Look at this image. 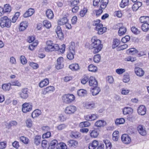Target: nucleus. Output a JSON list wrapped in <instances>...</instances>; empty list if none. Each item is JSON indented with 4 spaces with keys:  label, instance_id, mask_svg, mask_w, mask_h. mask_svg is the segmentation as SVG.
Wrapping results in <instances>:
<instances>
[{
    "label": "nucleus",
    "instance_id": "f257e3e1",
    "mask_svg": "<svg viewBox=\"0 0 149 149\" xmlns=\"http://www.w3.org/2000/svg\"><path fill=\"white\" fill-rule=\"evenodd\" d=\"M59 49V45L58 44H54L51 40H48L46 42V46L45 50L46 52L56 51Z\"/></svg>",
    "mask_w": 149,
    "mask_h": 149
},
{
    "label": "nucleus",
    "instance_id": "f03ea898",
    "mask_svg": "<svg viewBox=\"0 0 149 149\" xmlns=\"http://www.w3.org/2000/svg\"><path fill=\"white\" fill-rule=\"evenodd\" d=\"M0 25L2 28H10L11 26V20L7 16H5L0 19Z\"/></svg>",
    "mask_w": 149,
    "mask_h": 149
},
{
    "label": "nucleus",
    "instance_id": "7ed1b4c3",
    "mask_svg": "<svg viewBox=\"0 0 149 149\" xmlns=\"http://www.w3.org/2000/svg\"><path fill=\"white\" fill-rule=\"evenodd\" d=\"M94 54L98 53L103 47L101 41L99 39H94Z\"/></svg>",
    "mask_w": 149,
    "mask_h": 149
},
{
    "label": "nucleus",
    "instance_id": "20e7f679",
    "mask_svg": "<svg viewBox=\"0 0 149 149\" xmlns=\"http://www.w3.org/2000/svg\"><path fill=\"white\" fill-rule=\"evenodd\" d=\"M74 99L75 97L72 94L65 95L63 97V102L67 104L71 103Z\"/></svg>",
    "mask_w": 149,
    "mask_h": 149
},
{
    "label": "nucleus",
    "instance_id": "39448f33",
    "mask_svg": "<svg viewBox=\"0 0 149 149\" xmlns=\"http://www.w3.org/2000/svg\"><path fill=\"white\" fill-rule=\"evenodd\" d=\"M77 110V108L76 106L73 105H70L66 107L64 112L66 114L71 115L74 113Z\"/></svg>",
    "mask_w": 149,
    "mask_h": 149
},
{
    "label": "nucleus",
    "instance_id": "423d86ee",
    "mask_svg": "<svg viewBox=\"0 0 149 149\" xmlns=\"http://www.w3.org/2000/svg\"><path fill=\"white\" fill-rule=\"evenodd\" d=\"M29 93L28 88H25L22 89L19 93L20 97L22 99H26L29 96Z\"/></svg>",
    "mask_w": 149,
    "mask_h": 149
},
{
    "label": "nucleus",
    "instance_id": "0eeeda50",
    "mask_svg": "<svg viewBox=\"0 0 149 149\" xmlns=\"http://www.w3.org/2000/svg\"><path fill=\"white\" fill-rule=\"evenodd\" d=\"M32 108V106L30 104L25 103L22 105V111L24 113L31 111Z\"/></svg>",
    "mask_w": 149,
    "mask_h": 149
},
{
    "label": "nucleus",
    "instance_id": "6e6552de",
    "mask_svg": "<svg viewBox=\"0 0 149 149\" xmlns=\"http://www.w3.org/2000/svg\"><path fill=\"white\" fill-rule=\"evenodd\" d=\"M97 85V81L94 78V96L97 95L101 91L100 88Z\"/></svg>",
    "mask_w": 149,
    "mask_h": 149
},
{
    "label": "nucleus",
    "instance_id": "1a4fd4ad",
    "mask_svg": "<svg viewBox=\"0 0 149 149\" xmlns=\"http://www.w3.org/2000/svg\"><path fill=\"white\" fill-rule=\"evenodd\" d=\"M63 58L60 57H59L57 60V64L56 65V67L58 70L62 69L63 66Z\"/></svg>",
    "mask_w": 149,
    "mask_h": 149
},
{
    "label": "nucleus",
    "instance_id": "9d476101",
    "mask_svg": "<svg viewBox=\"0 0 149 149\" xmlns=\"http://www.w3.org/2000/svg\"><path fill=\"white\" fill-rule=\"evenodd\" d=\"M121 140L124 143L128 144L131 141V139L130 137L127 134H123L121 136Z\"/></svg>",
    "mask_w": 149,
    "mask_h": 149
},
{
    "label": "nucleus",
    "instance_id": "9b49d317",
    "mask_svg": "<svg viewBox=\"0 0 149 149\" xmlns=\"http://www.w3.org/2000/svg\"><path fill=\"white\" fill-rule=\"evenodd\" d=\"M146 107L143 105L139 106L137 109V112L138 114L142 116L146 114Z\"/></svg>",
    "mask_w": 149,
    "mask_h": 149
},
{
    "label": "nucleus",
    "instance_id": "f8f14e48",
    "mask_svg": "<svg viewBox=\"0 0 149 149\" xmlns=\"http://www.w3.org/2000/svg\"><path fill=\"white\" fill-rule=\"evenodd\" d=\"M134 71L136 75L139 77L142 76L144 74V72L142 68L138 67L135 68Z\"/></svg>",
    "mask_w": 149,
    "mask_h": 149
},
{
    "label": "nucleus",
    "instance_id": "ddd939ff",
    "mask_svg": "<svg viewBox=\"0 0 149 149\" xmlns=\"http://www.w3.org/2000/svg\"><path fill=\"white\" fill-rule=\"evenodd\" d=\"M137 130L139 133L141 135L144 136L146 134L145 128L142 125H139L137 127Z\"/></svg>",
    "mask_w": 149,
    "mask_h": 149
},
{
    "label": "nucleus",
    "instance_id": "4468645a",
    "mask_svg": "<svg viewBox=\"0 0 149 149\" xmlns=\"http://www.w3.org/2000/svg\"><path fill=\"white\" fill-rule=\"evenodd\" d=\"M28 23L26 21L20 23L19 28L20 31H24L27 27Z\"/></svg>",
    "mask_w": 149,
    "mask_h": 149
},
{
    "label": "nucleus",
    "instance_id": "2eb2a0df",
    "mask_svg": "<svg viewBox=\"0 0 149 149\" xmlns=\"http://www.w3.org/2000/svg\"><path fill=\"white\" fill-rule=\"evenodd\" d=\"M58 144L57 140L54 139L51 141L49 143V146L48 149H54L55 146Z\"/></svg>",
    "mask_w": 149,
    "mask_h": 149
},
{
    "label": "nucleus",
    "instance_id": "dca6fc26",
    "mask_svg": "<svg viewBox=\"0 0 149 149\" xmlns=\"http://www.w3.org/2000/svg\"><path fill=\"white\" fill-rule=\"evenodd\" d=\"M11 86L10 83L3 84L2 85V88L5 91H8L11 89Z\"/></svg>",
    "mask_w": 149,
    "mask_h": 149
},
{
    "label": "nucleus",
    "instance_id": "f3484780",
    "mask_svg": "<svg viewBox=\"0 0 149 149\" xmlns=\"http://www.w3.org/2000/svg\"><path fill=\"white\" fill-rule=\"evenodd\" d=\"M133 111V109L131 107H125L123 109V113L124 115H126L132 113Z\"/></svg>",
    "mask_w": 149,
    "mask_h": 149
},
{
    "label": "nucleus",
    "instance_id": "a211bd4d",
    "mask_svg": "<svg viewBox=\"0 0 149 149\" xmlns=\"http://www.w3.org/2000/svg\"><path fill=\"white\" fill-rule=\"evenodd\" d=\"M34 13V10L32 8H30L24 14V17L26 18L31 16Z\"/></svg>",
    "mask_w": 149,
    "mask_h": 149
},
{
    "label": "nucleus",
    "instance_id": "6ab92c4d",
    "mask_svg": "<svg viewBox=\"0 0 149 149\" xmlns=\"http://www.w3.org/2000/svg\"><path fill=\"white\" fill-rule=\"evenodd\" d=\"M41 113V112L40 110L38 109H37L34 110L32 113L31 116L33 118L38 117Z\"/></svg>",
    "mask_w": 149,
    "mask_h": 149
},
{
    "label": "nucleus",
    "instance_id": "aec40b11",
    "mask_svg": "<svg viewBox=\"0 0 149 149\" xmlns=\"http://www.w3.org/2000/svg\"><path fill=\"white\" fill-rule=\"evenodd\" d=\"M68 19L67 17H64L59 19L58 21V23L59 25H65L67 22H68Z\"/></svg>",
    "mask_w": 149,
    "mask_h": 149
},
{
    "label": "nucleus",
    "instance_id": "412c9836",
    "mask_svg": "<svg viewBox=\"0 0 149 149\" xmlns=\"http://www.w3.org/2000/svg\"><path fill=\"white\" fill-rule=\"evenodd\" d=\"M49 83V80L48 79H45L41 81L39 84V86L41 88H42L47 85Z\"/></svg>",
    "mask_w": 149,
    "mask_h": 149
},
{
    "label": "nucleus",
    "instance_id": "4be33fe9",
    "mask_svg": "<svg viewBox=\"0 0 149 149\" xmlns=\"http://www.w3.org/2000/svg\"><path fill=\"white\" fill-rule=\"evenodd\" d=\"M69 68L72 71H77L79 69V65L77 63H73L70 65Z\"/></svg>",
    "mask_w": 149,
    "mask_h": 149
},
{
    "label": "nucleus",
    "instance_id": "5701e85b",
    "mask_svg": "<svg viewBox=\"0 0 149 149\" xmlns=\"http://www.w3.org/2000/svg\"><path fill=\"white\" fill-rule=\"evenodd\" d=\"M106 124V123L104 120H99L95 123V125L96 126L101 127L105 126Z\"/></svg>",
    "mask_w": 149,
    "mask_h": 149
},
{
    "label": "nucleus",
    "instance_id": "b1692460",
    "mask_svg": "<svg viewBox=\"0 0 149 149\" xmlns=\"http://www.w3.org/2000/svg\"><path fill=\"white\" fill-rule=\"evenodd\" d=\"M46 14L47 17L49 19H51L54 17V15L53 12L50 9L47 10Z\"/></svg>",
    "mask_w": 149,
    "mask_h": 149
},
{
    "label": "nucleus",
    "instance_id": "393cba45",
    "mask_svg": "<svg viewBox=\"0 0 149 149\" xmlns=\"http://www.w3.org/2000/svg\"><path fill=\"white\" fill-rule=\"evenodd\" d=\"M127 29L124 26L120 27L118 31V35L120 36H121L124 35L126 32Z\"/></svg>",
    "mask_w": 149,
    "mask_h": 149
},
{
    "label": "nucleus",
    "instance_id": "a878e982",
    "mask_svg": "<svg viewBox=\"0 0 149 149\" xmlns=\"http://www.w3.org/2000/svg\"><path fill=\"white\" fill-rule=\"evenodd\" d=\"M87 93V91L84 89H80L77 91V94L79 96H84L86 95Z\"/></svg>",
    "mask_w": 149,
    "mask_h": 149
},
{
    "label": "nucleus",
    "instance_id": "bb28decb",
    "mask_svg": "<svg viewBox=\"0 0 149 149\" xmlns=\"http://www.w3.org/2000/svg\"><path fill=\"white\" fill-rule=\"evenodd\" d=\"M141 29L144 32H147L149 30V24L147 23L143 24L141 26Z\"/></svg>",
    "mask_w": 149,
    "mask_h": 149
},
{
    "label": "nucleus",
    "instance_id": "cd10ccee",
    "mask_svg": "<svg viewBox=\"0 0 149 149\" xmlns=\"http://www.w3.org/2000/svg\"><path fill=\"white\" fill-rule=\"evenodd\" d=\"M68 145L70 146L74 147L77 145V142L74 140H70L68 141Z\"/></svg>",
    "mask_w": 149,
    "mask_h": 149
},
{
    "label": "nucleus",
    "instance_id": "c85d7f7f",
    "mask_svg": "<svg viewBox=\"0 0 149 149\" xmlns=\"http://www.w3.org/2000/svg\"><path fill=\"white\" fill-rule=\"evenodd\" d=\"M26 125L28 128H31L33 126V122L30 119H28L26 121Z\"/></svg>",
    "mask_w": 149,
    "mask_h": 149
},
{
    "label": "nucleus",
    "instance_id": "c756f323",
    "mask_svg": "<svg viewBox=\"0 0 149 149\" xmlns=\"http://www.w3.org/2000/svg\"><path fill=\"white\" fill-rule=\"evenodd\" d=\"M75 43L74 42H71L70 43V45L69 47V51L75 52Z\"/></svg>",
    "mask_w": 149,
    "mask_h": 149
},
{
    "label": "nucleus",
    "instance_id": "7c9ffc66",
    "mask_svg": "<svg viewBox=\"0 0 149 149\" xmlns=\"http://www.w3.org/2000/svg\"><path fill=\"white\" fill-rule=\"evenodd\" d=\"M125 120L123 118L119 119H116V120L115 123L116 125H119L123 124L125 122Z\"/></svg>",
    "mask_w": 149,
    "mask_h": 149
},
{
    "label": "nucleus",
    "instance_id": "2f4dec72",
    "mask_svg": "<svg viewBox=\"0 0 149 149\" xmlns=\"http://www.w3.org/2000/svg\"><path fill=\"white\" fill-rule=\"evenodd\" d=\"M108 0H102V3L100 7L102 9H104L108 3Z\"/></svg>",
    "mask_w": 149,
    "mask_h": 149
},
{
    "label": "nucleus",
    "instance_id": "473e14b6",
    "mask_svg": "<svg viewBox=\"0 0 149 149\" xmlns=\"http://www.w3.org/2000/svg\"><path fill=\"white\" fill-rule=\"evenodd\" d=\"M103 141L106 145V149H111L112 147L111 143L107 140H104Z\"/></svg>",
    "mask_w": 149,
    "mask_h": 149
},
{
    "label": "nucleus",
    "instance_id": "72a5a7b5",
    "mask_svg": "<svg viewBox=\"0 0 149 149\" xmlns=\"http://www.w3.org/2000/svg\"><path fill=\"white\" fill-rule=\"evenodd\" d=\"M43 24L44 26L47 29H49L51 27V24L50 22L47 20L44 21L43 22Z\"/></svg>",
    "mask_w": 149,
    "mask_h": 149
},
{
    "label": "nucleus",
    "instance_id": "f704fd0d",
    "mask_svg": "<svg viewBox=\"0 0 149 149\" xmlns=\"http://www.w3.org/2000/svg\"><path fill=\"white\" fill-rule=\"evenodd\" d=\"M90 125V123L88 121H84L81 122L79 125L81 127H84L89 126Z\"/></svg>",
    "mask_w": 149,
    "mask_h": 149
},
{
    "label": "nucleus",
    "instance_id": "c9c22d12",
    "mask_svg": "<svg viewBox=\"0 0 149 149\" xmlns=\"http://www.w3.org/2000/svg\"><path fill=\"white\" fill-rule=\"evenodd\" d=\"M41 137L40 136L38 135L36 136L34 139V142L35 144L37 145H39L40 143Z\"/></svg>",
    "mask_w": 149,
    "mask_h": 149
},
{
    "label": "nucleus",
    "instance_id": "e433bc0d",
    "mask_svg": "<svg viewBox=\"0 0 149 149\" xmlns=\"http://www.w3.org/2000/svg\"><path fill=\"white\" fill-rule=\"evenodd\" d=\"M129 2V0H122L120 6L121 8H123L128 5Z\"/></svg>",
    "mask_w": 149,
    "mask_h": 149
},
{
    "label": "nucleus",
    "instance_id": "4c0bfd02",
    "mask_svg": "<svg viewBox=\"0 0 149 149\" xmlns=\"http://www.w3.org/2000/svg\"><path fill=\"white\" fill-rule=\"evenodd\" d=\"M19 15V13L17 12L15 13L14 16L13 17L11 22L14 23L15 22Z\"/></svg>",
    "mask_w": 149,
    "mask_h": 149
},
{
    "label": "nucleus",
    "instance_id": "58836bf2",
    "mask_svg": "<svg viewBox=\"0 0 149 149\" xmlns=\"http://www.w3.org/2000/svg\"><path fill=\"white\" fill-rule=\"evenodd\" d=\"M38 44V41H36L35 42L33 43L32 44L30 45L29 47V49L31 50H33L34 49V47H36Z\"/></svg>",
    "mask_w": 149,
    "mask_h": 149
},
{
    "label": "nucleus",
    "instance_id": "ea45409f",
    "mask_svg": "<svg viewBox=\"0 0 149 149\" xmlns=\"http://www.w3.org/2000/svg\"><path fill=\"white\" fill-rule=\"evenodd\" d=\"M120 40L118 39H115L113 40L112 48L114 49L117 47L119 45Z\"/></svg>",
    "mask_w": 149,
    "mask_h": 149
},
{
    "label": "nucleus",
    "instance_id": "a19ab883",
    "mask_svg": "<svg viewBox=\"0 0 149 149\" xmlns=\"http://www.w3.org/2000/svg\"><path fill=\"white\" fill-rule=\"evenodd\" d=\"M75 53L69 51L67 54V56L68 58L71 60L73 59L74 58V55L75 54Z\"/></svg>",
    "mask_w": 149,
    "mask_h": 149
},
{
    "label": "nucleus",
    "instance_id": "79ce46f5",
    "mask_svg": "<svg viewBox=\"0 0 149 149\" xmlns=\"http://www.w3.org/2000/svg\"><path fill=\"white\" fill-rule=\"evenodd\" d=\"M131 31L132 33L136 35L139 34L140 33V31L138 29L134 26L131 28Z\"/></svg>",
    "mask_w": 149,
    "mask_h": 149
},
{
    "label": "nucleus",
    "instance_id": "37998d69",
    "mask_svg": "<svg viewBox=\"0 0 149 149\" xmlns=\"http://www.w3.org/2000/svg\"><path fill=\"white\" fill-rule=\"evenodd\" d=\"M11 86H17L19 87L21 86V83L18 80L12 81L10 83Z\"/></svg>",
    "mask_w": 149,
    "mask_h": 149
},
{
    "label": "nucleus",
    "instance_id": "c03bdc74",
    "mask_svg": "<svg viewBox=\"0 0 149 149\" xmlns=\"http://www.w3.org/2000/svg\"><path fill=\"white\" fill-rule=\"evenodd\" d=\"M20 140L25 144H27L29 141V139L24 136H22L20 138Z\"/></svg>",
    "mask_w": 149,
    "mask_h": 149
},
{
    "label": "nucleus",
    "instance_id": "a18cd8bd",
    "mask_svg": "<svg viewBox=\"0 0 149 149\" xmlns=\"http://www.w3.org/2000/svg\"><path fill=\"white\" fill-rule=\"evenodd\" d=\"M55 90V88L53 86H49L46 88L44 91L46 93L49 92H53Z\"/></svg>",
    "mask_w": 149,
    "mask_h": 149
},
{
    "label": "nucleus",
    "instance_id": "49530a36",
    "mask_svg": "<svg viewBox=\"0 0 149 149\" xmlns=\"http://www.w3.org/2000/svg\"><path fill=\"white\" fill-rule=\"evenodd\" d=\"M102 9L100 7L98 10H95V14L97 17L100 16L102 13Z\"/></svg>",
    "mask_w": 149,
    "mask_h": 149
},
{
    "label": "nucleus",
    "instance_id": "de8ad7c7",
    "mask_svg": "<svg viewBox=\"0 0 149 149\" xmlns=\"http://www.w3.org/2000/svg\"><path fill=\"white\" fill-rule=\"evenodd\" d=\"M100 54H96L94 57V61L95 63H98L100 62Z\"/></svg>",
    "mask_w": 149,
    "mask_h": 149
},
{
    "label": "nucleus",
    "instance_id": "09e8293b",
    "mask_svg": "<svg viewBox=\"0 0 149 149\" xmlns=\"http://www.w3.org/2000/svg\"><path fill=\"white\" fill-rule=\"evenodd\" d=\"M107 30V28L105 27H103L101 28L97 31V33L98 34H102L105 32Z\"/></svg>",
    "mask_w": 149,
    "mask_h": 149
},
{
    "label": "nucleus",
    "instance_id": "8fccbe9b",
    "mask_svg": "<svg viewBox=\"0 0 149 149\" xmlns=\"http://www.w3.org/2000/svg\"><path fill=\"white\" fill-rule=\"evenodd\" d=\"M65 48V45L64 44L62 45L60 48L59 47V49L57 51L60 52L62 54L64 52Z\"/></svg>",
    "mask_w": 149,
    "mask_h": 149
},
{
    "label": "nucleus",
    "instance_id": "3c124183",
    "mask_svg": "<svg viewBox=\"0 0 149 149\" xmlns=\"http://www.w3.org/2000/svg\"><path fill=\"white\" fill-rule=\"evenodd\" d=\"M93 42L92 41L91 43L88 42H87L85 45L86 47L90 49H92L93 48Z\"/></svg>",
    "mask_w": 149,
    "mask_h": 149
},
{
    "label": "nucleus",
    "instance_id": "603ef678",
    "mask_svg": "<svg viewBox=\"0 0 149 149\" xmlns=\"http://www.w3.org/2000/svg\"><path fill=\"white\" fill-rule=\"evenodd\" d=\"M130 39V37L128 36H126L122 38L121 41L123 43H125L128 41Z\"/></svg>",
    "mask_w": 149,
    "mask_h": 149
},
{
    "label": "nucleus",
    "instance_id": "864d4df0",
    "mask_svg": "<svg viewBox=\"0 0 149 149\" xmlns=\"http://www.w3.org/2000/svg\"><path fill=\"white\" fill-rule=\"evenodd\" d=\"M87 11L86 8H84L82 10H81L80 12V15L81 17H83L86 14Z\"/></svg>",
    "mask_w": 149,
    "mask_h": 149
},
{
    "label": "nucleus",
    "instance_id": "5fc2aeb1",
    "mask_svg": "<svg viewBox=\"0 0 149 149\" xmlns=\"http://www.w3.org/2000/svg\"><path fill=\"white\" fill-rule=\"evenodd\" d=\"M20 61L21 63L23 65L26 64L27 62V60L25 57L24 56H21L20 57Z\"/></svg>",
    "mask_w": 149,
    "mask_h": 149
},
{
    "label": "nucleus",
    "instance_id": "6e6d98bb",
    "mask_svg": "<svg viewBox=\"0 0 149 149\" xmlns=\"http://www.w3.org/2000/svg\"><path fill=\"white\" fill-rule=\"evenodd\" d=\"M3 8L5 13L10 12L11 10V7L8 4L5 5Z\"/></svg>",
    "mask_w": 149,
    "mask_h": 149
},
{
    "label": "nucleus",
    "instance_id": "4d7b16f0",
    "mask_svg": "<svg viewBox=\"0 0 149 149\" xmlns=\"http://www.w3.org/2000/svg\"><path fill=\"white\" fill-rule=\"evenodd\" d=\"M88 80V77L86 76H84L81 80V82L83 84H84L86 83L87 82Z\"/></svg>",
    "mask_w": 149,
    "mask_h": 149
},
{
    "label": "nucleus",
    "instance_id": "13d9d810",
    "mask_svg": "<svg viewBox=\"0 0 149 149\" xmlns=\"http://www.w3.org/2000/svg\"><path fill=\"white\" fill-rule=\"evenodd\" d=\"M51 136V133L50 132H47L44 134L42 136L43 139L47 138Z\"/></svg>",
    "mask_w": 149,
    "mask_h": 149
},
{
    "label": "nucleus",
    "instance_id": "bf43d9fd",
    "mask_svg": "<svg viewBox=\"0 0 149 149\" xmlns=\"http://www.w3.org/2000/svg\"><path fill=\"white\" fill-rule=\"evenodd\" d=\"M130 80V77L128 75H125L124 76L123 81L125 83L128 82Z\"/></svg>",
    "mask_w": 149,
    "mask_h": 149
},
{
    "label": "nucleus",
    "instance_id": "052dcab7",
    "mask_svg": "<svg viewBox=\"0 0 149 149\" xmlns=\"http://www.w3.org/2000/svg\"><path fill=\"white\" fill-rule=\"evenodd\" d=\"M125 70L124 69L120 68L116 70V72L119 74H123V72H125Z\"/></svg>",
    "mask_w": 149,
    "mask_h": 149
},
{
    "label": "nucleus",
    "instance_id": "680f3d73",
    "mask_svg": "<svg viewBox=\"0 0 149 149\" xmlns=\"http://www.w3.org/2000/svg\"><path fill=\"white\" fill-rule=\"evenodd\" d=\"M128 47V45L126 44H124L123 45L119 46L118 48V50H121L124 49Z\"/></svg>",
    "mask_w": 149,
    "mask_h": 149
},
{
    "label": "nucleus",
    "instance_id": "e2e57ef3",
    "mask_svg": "<svg viewBox=\"0 0 149 149\" xmlns=\"http://www.w3.org/2000/svg\"><path fill=\"white\" fill-rule=\"evenodd\" d=\"M66 127V126L64 124H60L56 127L57 129L59 130H63Z\"/></svg>",
    "mask_w": 149,
    "mask_h": 149
},
{
    "label": "nucleus",
    "instance_id": "0e129e2a",
    "mask_svg": "<svg viewBox=\"0 0 149 149\" xmlns=\"http://www.w3.org/2000/svg\"><path fill=\"white\" fill-rule=\"evenodd\" d=\"M107 81L110 84L112 83L113 82V79L111 76H108L107 78Z\"/></svg>",
    "mask_w": 149,
    "mask_h": 149
},
{
    "label": "nucleus",
    "instance_id": "69168bd1",
    "mask_svg": "<svg viewBox=\"0 0 149 149\" xmlns=\"http://www.w3.org/2000/svg\"><path fill=\"white\" fill-rule=\"evenodd\" d=\"M47 145V141L45 140H44L42 141V146L44 148H46Z\"/></svg>",
    "mask_w": 149,
    "mask_h": 149
},
{
    "label": "nucleus",
    "instance_id": "338daca9",
    "mask_svg": "<svg viewBox=\"0 0 149 149\" xmlns=\"http://www.w3.org/2000/svg\"><path fill=\"white\" fill-rule=\"evenodd\" d=\"M128 50H129V52L132 53V54H135L138 52V51L134 48H131L129 49Z\"/></svg>",
    "mask_w": 149,
    "mask_h": 149
},
{
    "label": "nucleus",
    "instance_id": "774afa93",
    "mask_svg": "<svg viewBox=\"0 0 149 149\" xmlns=\"http://www.w3.org/2000/svg\"><path fill=\"white\" fill-rule=\"evenodd\" d=\"M29 65L34 69H36L38 67V65L37 64L33 62L30 63Z\"/></svg>",
    "mask_w": 149,
    "mask_h": 149
}]
</instances>
